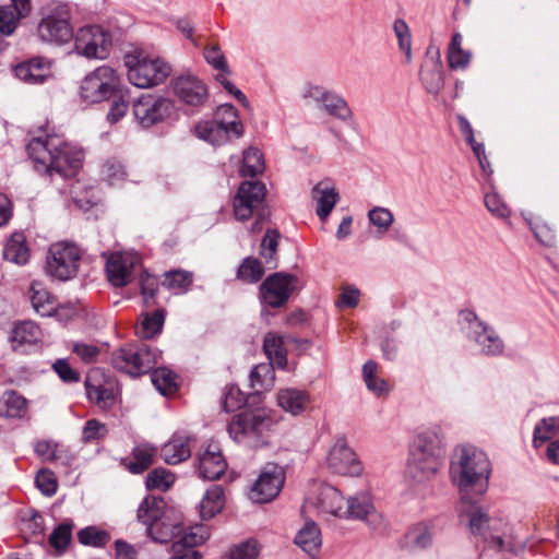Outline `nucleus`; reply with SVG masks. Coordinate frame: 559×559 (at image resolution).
Instances as JSON below:
<instances>
[{
	"instance_id": "1",
	"label": "nucleus",
	"mask_w": 559,
	"mask_h": 559,
	"mask_svg": "<svg viewBox=\"0 0 559 559\" xmlns=\"http://www.w3.org/2000/svg\"><path fill=\"white\" fill-rule=\"evenodd\" d=\"M491 463L487 454L473 445L456 449L450 466L452 481L457 486L462 500L472 492L484 495L488 488Z\"/></svg>"
},
{
	"instance_id": "2",
	"label": "nucleus",
	"mask_w": 559,
	"mask_h": 559,
	"mask_svg": "<svg viewBox=\"0 0 559 559\" xmlns=\"http://www.w3.org/2000/svg\"><path fill=\"white\" fill-rule=\"evenodd\" d=\"M275 424L264 409L245 411L234 416L228 425V432L237 443L260 449L270 443Z\"/></svg>"
},
{
	"instance_id": "3",
	"label": "nucleus",
	"mask_w": 559,
	"mask_h": 559,
	"mask_svg": "<svg viewBox=\"0 0 559 559\" xmlns=\"http://www.w3.org/2000/svg\"><path fill=\"white\" fill-rule=\"evenodd\" d=\"M36 36L46 44L63 45L73 37L72 8L67 2L51 1L40 10Z\"/></svg>"
},
{
	"instance_id": "4",
	"label": "nucleus",
	"mask_w": 559,
	"mask_h": 559,
	"mask_svg": "<svg viewBox=\"0 0 559 559\" xmlns=\"http://www.w3.org/2000/svg\"><path fill=\"white\" fill-rule=\"evenodd\" d=\"M159 352L146 344L127 345L111 353L110 362L117 370L139 377L154 369Z\"/></svg>"
},
{
	"instance_id": "5",
	"label": "nucleus",
	"mask_w": 559,
	"mask_h": 559,
	"mask_svg": "<svg viewBox=\"0 0 559 559\" xmlns=\"http://www.w3.org/2000/svg\"><path fill=\"white\" fill-rule=\"evenodd\" d=\"M128 80L140 88H148L163 83L171 72V67L159 58L142 55H128Z\"/></svg>"
},
{
	"instance_id": "6",
	"label": "nucleus",
	"mask_w": 559,
	"mask_h": 559,
	"mask_svg": "<svg viewBox=\"0 0 559 559\" xmlns=\"http://www.w3.org/2000/svg\"><path fill=\"white\" fill-rule=\"evenodd\" d=\"M216 116L214 120L197 124L195 133L200 139L213 145H221L227 141L230 132L237 136L242 134V126L238 121L237 109L233 105L219 106Z\"/></svg>"
},
{
	"instance_id": "7",
	"label": "nucleus",
	"mask_w": 559,
	"mask_h": 559,
	"mask_svg": "<svg viewBox=\"0 0 559 559\" xmlns=\"http://www.w3.org/2000/svg\"><path fill=\"white\" fill-rule=\"evenodd\" d=\"M119 84L120 78L117 71L109 66H100L83 79L80 95L87 103H100L109 99Z\"/></svg>"
},
{
	"instance_id": "8",
	"label": "nucleus",
	"mask_w": 559,
	"mask_h": 559,
	"mask_svg": "<svg viewBox=\"0 0 559 559\" xmlns=\"http://www.w3.org/2000/svg\"><path fill=\"white\" fill-rule=\"evenodd\" d=\"M80 249L70 242H57L50 246L46 257V273L60 281H68L76 275Z\"/></svg>"
},
{
	"instance_id": "9",
	"label": "nucleus",
	"mask_w": 559,
	"mask_h": 559,
	"mask_svg": "<svg viewBox=\"0 0 559 559\" xmlns=\"http://www.w3.org/2000/svg\"><path fill=\"white\" fill-rule=\"evenodd\" d=\"M111 44V35L98 25L81 27L74 37L75 51L87 59H106Z\"/></svg>"
},
{
	"instance_id": "10",
	"label": "nucleus",
	"mask_w": 559,
	"mask_h": 559,
	"mask_svg": "<svg viewBox=\"0 0 559 559\" xmlns=\"http://www.w3.org/2000/svg\"><path fill=\"white\" fill-rule=\"evenodd\" d=\"M463 318L467 322V338L479 346L481 354L486 356L503 354L504 343L492 326L481 321L473 311L464 312Z\"/></svg>"
},
{
	"instance_id": "11",
	"label": "nucleus",
	"mask_w": 559,
	"mask_h": 559,
	"mask_svg": "<svg viewBox=\"0 0 559 559\" xmlns=\"http://www.w3.org/2000/svg\"><path fill=\"white\" fill-rule=\"evenodd\" d=\"M297 283V276L284 272L266 276L259 287L261 302L273 309L285 306Z\"/></svg>"
},
{
	"instance_id": "12",
	"label": "nucleus",
	"mask_w": 559,
	"mask_h": 559,
	"mask_svg": "<svg viewBox=\"0 0 559 559\" xmlns=\"http://www.w3.org/2000/svg\"><path fill=\"white\" fill-rule=\"evenodd\" d=\"M285 483L283 467L275 463H267L261 471L252 486L250 498L259 503H266L280 493Z\"/></svg>"
},
{
	"instance_id": "13",
	"label": "nucleus",
	"mask_w": 559,
	"mask_h": 559,
	"mask_svg": "<svg viewBox=\"0 0 559 559\" xmlns=\"http://www.w3.org/2000/svg\"><path fill=\"white\" fill-rule=\"evenodd\" d=\"M173 110V102L164 97L142 96L133 104V114L144 128L164 121L171 115Z\"/></svg>"
},
{
	"instance_id": "14",
	"label": "nucleus",
	"mask_w": 559,
	"mask_h": 559,
	"mask_svg": "<svg viewBox=\"0 0 559 559\" xmlns=\"http://www.w3.org/2000/svg\"><path fill=\"white\" fill-rule=\"evenodd\" d=\"M266 189L260 181H243L234 200V214L238 221L249 219L263 203Z\"/></svg>"
},
{
	"instance_id": "15",
	"label": "nucleus",
	"mask_w": 559,
	"mask_h": 559,
	"mask_svg": "<svg viewBox=\"0 0 559 559\" xmlns=\"http://www.w3.org/2000/svg\"><path fill=\"white\" fill-rule=\"evenodd\" d=\"M326 463L333 473L340 475L359 476L364 469L356 453L347 445L344 438L337 439L330 449Z\"/></svg>"
},
{
	"instance_id": "16",
	"label": "nucleus",
	"mask_w": 559,
	"mask_h": 559,
	"mask_svg": "<svg viewBox=\"0 0 559 559\" xmlns=\"http://www.w3.org/2000/svg\"><path fill=\"white\" fill-rule=\"evenodd\" d=\"M81 163L82 154L58 138L57 148H53L45 170L50 176L55 173L68 178L75 175Z\"/></svg>"
},
{
	"instance_id": "17",
	"label": "nucleus",
	"mask_w": 559,
	"mask_h": 559,
	"mask_svg": "<svg viewBox=\"0 0 559 559\" xmlns=\"http://www.w3.org/2000/svg\"><path fill=\"white\" fill-rule=\"evenodd\" d=\"M174 93L186 105L203 106L209 98V91L202 80L194 75H180L174 81Z\"/></svg>"
},
{
	"instance_id": "18",
	"label": "nucleus",
	"mask_w": 559,
	"mask_h": 559,
	"mask_svg": "<svg viewBox=\"0 0 559 559\" xmlns=\"http://www.w3.org/2000/svg\"><path fill=\"white\" fill-rule=\"evenodd\" d=\"M442 456L411 449L406 473L417 483L430 479L439 469Z\"/></svg>"
},
{
	"instance_id": "19",
	"label": "nucleus",
	"mask_w": 559,
	"mask_h": 559,
	"mask_svg": "<svg viewBox=\"0 0 559 559\" xmlns=\"http://www.w3.org/2000/svg\"><path fill=\"white\" fill-rule=\"evenodd\" d=\"M463 502L469 504L464 512H466L468 516L471 532L474 535L481 536L489 547L498 550L504 549V540L500 536H495L488 533L490 521L488 514L481 508L474 506L469 496L468 499L463 500Z\"/></svg>"
},
{
	"instance_id": "20",
	"label": "nucleus",
	"mask_w": 559,
	"mask_h": 559,
	"mask_svg": "<svg viewBox=\"0 0 559 559\" xmlns=\"http://www.w3.org/2000/svg\"><path fill=\"white\" fill-rule=\"evenodd\" d=\"M209 538V533L202 525L191 526L180 539L175 540L171 545L170 559H202L197 546L203 544Z\"/></svg>"
},
{
	"instance_id": "21",
	"label": "nucleus",
	"mask_w": 559,
	"mask_h": 559,
	"mask_svg": "<svg viewBox=\"0 0 559 559\" xmlns=\"http://www.w3.org/2000/svg\"><path fill=\"white\" fill-rule=\"evenodd\" d=\"M227 463L217 443L211 442L199 456V473L204 479H218L226 471Z\"/></svg>"
},
{
	"instance_id": "22",
	"label": "nucleus",
	"mask_w": 559,
	"mask_h": 559,
	"mask_svg": "<svg viewBox=\"0 0 559 559\" xmlns=\"http://www.w3.org/2000/svg\"><path fill=\"white\" fill-rule=\"evenodd\" d=\"M411 449L426 454L431 453L443 456L444 433L442 428L439 425H432L419 430L413 440Z\"/></svg>"
},
{
	"instance_id": "23",
	"label": "nucleus",
	"mask_w": 559,
	"mask_h": 559,
	"mask_svg": "<svg viewBox=\"0 0 559 559\" xmlns=\"http://www.w3.org/2000/svg\"><path fill=\"white\" fill-rule=\"evenodd\" d=\"M156 456V447L150 443H139L128 456L121 460V464L132 474H142L154 464Z\"/></svg>"
},
{
	"instance_id": "24",
	"label": "nucleus",
	"mask_w": 559,
	"mask_h": 559,
	"mask_svg": "<svg viewBox=\"0 0 559 559\" xmlns=\"http://www.w3.org/2000/svg\"><path fill=\"white\" fill-rule=\"evenodd\" d=\"M435 527L428 522H418L408 527L402 546L412 551L425 550L432 546Z\"/></svg>"
},
{
	"instance_id": "25",
	"label": "nucleus",
	"mask_w": 559,
	"mask_h": 559,
	"mask_svg": "<svg viewBox=\"0 0 559 559\" xmlns=\"http://www.w3.org/2000/svg\"><path fill=\"white\" fill-rule=\"evenodd\" d=\"M133 265V257L120 253L111 254L106 263L109 282L117 287L126 286L131 280Z\"/></svg>"
},
{
	"instance_id": "26",
	"label": "nucleus",
	"mask_w": 559,
	"mask_h": 559,
	"mask_svg": "<svg viewBox=\"0 0 559 559\" xmlns=\"http://www.w3.org/2000/svg\"><path fill=\"white\" fill-rule=\"evenodd\" d=\"M15 75L29 84H41L50 75V62L41 57L22 62L14 69Z\"/></svg>"
},
{
	"instance_id": "27",
	"label": "nucleus",
	"mask_w": 559,
	"mask_h": 559,
	"mask_svg": "<svg viewBox=\"0 0 559 559\" xmlns=\"http://www.w3.org/2000/svg\"><path fill=\"white\" fill-rule=\"evenodd\" d=\"M160 456L169 465L179 464L191 456L190 437L185 433H174L160 449Z\"/></svg>"
},
{
	"instance_id": "28",
	"label": "nucleus",
	"mask_w": 559,
	"mask_h": 559,
	"mask_svg": "<svg viewBox=\"0 0 559 559\" xmlns=\"http://www.w3.org/2000/svg\"><path fill=\"white\" fill-rule=\"evenodd\" d=\"M191 527H185L180 522L173 519L170 512L157 522L148 532V535L157 543L166 544L180 539Z\"/></svg>"
},
{
	"instance_id": "29",
	"label": "nucleus",
	"mask_w": 559,
	"mask_h": 559,
	"mask_svg": "<svg viewBox=\"0 0 559 559\" xmlns=\"http://www.w3.org/2000/svg\"><path fill=\"white\" fill-rule=\"evenodd\" d=\"M166 501L160 497L147 496L138 508V521L147 527V532L167 513Z\"/></svg>"
},
{
	"instance_id": "30",
	"label": "nucleus",
	"mask_w": 559,
	"mask_h": 559,
	"mask_svg": "<svg viewBox=\"0 0 559 559\" xmlns=\"http://www.w3.org/2000/svg\"><path fill=\"white\" fill-rule=\"evenodd\" d=\"M346 500L342 492L332 486L322 487L318 498L323 512L341 519H346Z\"/></svg>"
},
{
	"instance_id": "31",
	"label": "nucleus",
	"mask_w": 559,
	"mask_h": 559,
	"mask_svg": "<svg viewBox=\"0 0 559 559\" xmlns=\"http://www.w3.org/2000/svg\"><path fill=\"white\" fill-rule=\"evenodd\" d=\"M420 81L427 93L438 96L443 87V70L439 56L423 64Z\"/></svg>"
},
{
	"instance_id": "32",
	"label": "nucleus",
	"mask_w": 559,
	"mask_h": 559,
	"mask_svg": "<svg viewBox=\"0 0 559 559\" xmlns=\"http://www.w3.org/2000/svg\"><path fill=\"white\" fill-rule=\"evenodd\" d=\"M312 197L317 201V215L321 221H325L338 200L336 189L328 183L319 182L312 189Z\"/></svg>"
},
{
	"instance_id": "33",
	"label": "nucleus",
	"mask_w": 559,
	"mask_h": 559,
	"mask_svg": "<svg viewBox=\"0 0 559 559\" xmlns=\"http://www.w3.org/2000/svg\"><path fill=\"white\" fill-rule=\"evenodd\" d=\"M309 401V394L298 389H283L277 393L278 406L293 415L302 413Z\"/></svg>"
},
{
	"instance_id": "34",
	"label": "nucleus",
	"mask_w": 559,
	"mask_h": 559,
	"mask_svg": "<svg viewBox=\"0 0 559 559\" xmlns=\"http://www.w3.org/2000/svg\"><path fill=\"white\" fill-rule=\"evenodd\" d=\"M376 515L370 496L366 492L349 497L346 500V519L368 521Z\"/></svg>"
},
{
	"instance_id": "35",
	"label": "nucleus",
	"mask_w": 559,
	"mask_h": 559,
	"mask_svg": "<svg viewBox=\"0 0 559 559\" xmlns=\"http://www.w3.org/2000/svg\"><path fill=\"white\" fill-rule=\"evenodd\" d=\"M96 377V373H91L86 378L85 386L87 397L100 407H108L115 400L114 389L110 385L100 383Z\"/></svg>"
},
{
	"instance_id": "36",
	"label": "nucleus",
	"mask_w": 559,
	"mask_h": 559,
	"mask_svg": "<svg viewBox=\"0 0 559 559\" xmlns=\"http://www.w3.org/2000/svg\"><path fill=\"white\" fill-rule=\"evenodd\" d=\"M263 350L267 358L270 359L269 365L282 369L286 368L287 353L286 349L284 348V342L282 336H280L276 333L269 332L264 336Z\"/></svg>"
},
{
	"instance_id": "37",
	"label": "nucleus",
	"mask_w": 559,
	"mask_h": 559,
	"mask_svg": "<svg viewBox=\"0 0 559 559\" xmlns=\"http://www.w3.org/2000/svg\"><path fill=\"white\" fill-rule=\"evenodd\" d=\"M57 141V136L34 138L27 145V153L36 164L46 168Z\"/></svg>"
},
{
	"instance_id": "38",
	"label": "nucleus",
	"mask_w": 559,
	"mask_h": 559,
	"mask_svg": "<svg viewBox=\"0 0 559 559\" xmlns=\"http://www.w3.org/2000/svg\"><path fill=\"white\" fill-rule=\"evenodd\" d=\"M295 543L310 556H314L321 544V532L314 522H308L297 533Z\"/></svg>"
},
{
	"instance_id": "39",
	"label": "nucleus",
	"mask_w": 559,
	"mask_h": 559,
	"mask_svg": "<svg viewBox=\"0 0 559 559\" xmlns=\"http://www.w3.org/2000/svg\"><path fill=\"white\" fill-rule=\"evenodd\" d=\"M3 258L7 261L23 265L28 260V248L25 245V236L22 233H15L7 241L3 248Z\"/></svg>"
},
{
	"instance_id": "40",
	"label": "nucleus",
	"mask_w": 559,
	"mask_h": 559,
	"mask_svg": "<svg viewBox=\"0 0 559 559\" xmlns=\"http://www.w3.org/2000/svg\"><path fill=\"white\" fill-rule=\"evenodd\" d=\"M225 498L223 488L218 485L212 486L206 490L201 503L200 513L202 519L210 520L224 508Z\"/></svg>"
},
{
	"instance_id": "41",
	"label": "nucleus",
	"mask_w": 559,
	"mask_h": 559,
	"mask_svg": "<svg viewBox=\"0 0 559 559\" xmlns=\"http://www.w3.org/2000/svg\"><path fill=\"white\" fill-rule=\"evenodd\" d=\"M27 411V401L14 391L5 392L0 400V415L7 418H21Z\"/></svg>"
},
{
	"instance_id": "42",
	"label": "nucleus",
	"mask_w": 559,
	"mask_h": 559,
	"mask_svg": "<svg viewBox=\"0 0 559 559\" xmlns=\"http://www.w3.org/2000/svg\"><path fill=\"white\" fill-rule=\"evenodd\" d=\"M323 108L330 116L344 122H347L354 116L345 98L332 91L323 98Z\"/></svg>"
},
{
	"instance_id": "43",
	"label": "nucleus",
	"mask_w": 559,
	"mask_h": 559,
	"mask_svg": "<svg viewBox=\"0 0 559 559\" xmlns=\"http://www.w3.org/2000/svg\"><path fill=\"white\" fill-rule=\"evenodd\" d=\"M163 286L177 294L186 293L193 283V273L183 270H171L164 274Z\"/></svg>"
},
{
	"instance_id": "44",
	"label": "nucleus",
	"mask_w": 559,
	"mask_h": 559,
	"mask_svg": "<svg viewBox=\"0 0 559 559\" xmlns=\"http://www.w3.org/2000/svg\"><path fill=\"white\" fill-rule=\"evenodd\" d=\"M274 370L272 365L260 364L253 367L250 372V386L259 393L262 390H267L273 386Z\"/></svg>"
},
{
	"instance_id": "45",
	"label": "nucleus",
	"mask_w": 559,
	"mask_h": 559,
	"mask_svg": "<svg viewBox=\"0 0 559 559\" xmlns=\"http://www.w3.org/2000/svg\"><path fill=\"white\" fill-rule=\"evenodd\" d=\"M26 16L20 15L19 12L11 9V7H0V51L4 48L3 37L11 36L20 21Z\"/></svg>"
},
{
	"instance_id": "46",
	"label": "nucleus",
	"mask_w": 559,
	"mask_h": 559,
	"mask_svg": "<svg viewBox=\"0 0 559 559\" xmlns=\"http://www.w3.org/2000/svg\"><path fill=\"white\" fill-rule=\"evenodd\" d=\"M264 267L260 260L247 257L237 269V278L246 283H258L264 275Z\"/></svg>"
},
{
	"instance_id": "47",
	"label": "nucleus",
	"mask_w": 559,
	"mask_h": 559,
	"mask_svg": "<svg viewBox=\"0 0 559 559\" xmlns=\"http://www.w3.org/2000/svg\"><path fill=\"white\" fill-rule=\"evenodd\" d=\"M264 170V159L262 153L255 147H249L243 153L240 174L242 177H255Z\"/></svg>"
},
{
	"instance_id": "48",
	"label": "nucleus",
	"mask_w": 559,
	"mask_h": 559,
	"mask_svg": "<svg viewBox=\"0 0 559 559\" xmlns=\"http://www.w3.org/2000/svg\"><path fill=\"white\" fill-rule=\"evenodd\" d=\"M175 483L174 474L163 467L151 471L146 477V488L148 490L167 491Z\"/></svg>"
},
{
	"instance_id": "49",
	"label": "nucleus",
	"mask_w": 559,
	"mask_h": 559,
	"mask_svg": "<svg viewBox=\"0 0 559 559\" xmlns=\"http://www.w3.org/2000/svg\"><path fill=\"white\" fill-rule=\"evenodd\" d=\"M281 235L276 229H267L262 241L260 253L269 269L276 267L275 254Z\"/></svg>"
},
{
	"instance_id": "50",
	"label": "nucleus",
	"mask_w": 559,
	"mask_h": 559,
	"mask_svg": "<svg viewBox=\"0 0 559 559\" xmlns=\"http://www.w3.org/2000/svg\"><path fill=\"white\" fill-rule=\"evenodd\" d=\"M559 436V416L542 419L534 428V443H544L552 437Z\"/></svg>"
},
{
	"instance_id": "51",
	"label": "nucleus",
	"mask_w": 559,
	"mask_h": 559,
	"mask_svg": "<svg viewBox=\"0 0 559 559\" xmlns=\"http://www.w3.org/2000/svg\"><path fill=\"white\" fill-rule=\"evenodd\" d=\"M165 322L164 310H156L152 314H145L138 330L140 336L150 338L159 333Z\"/></svg>"
},
{
	"instance_id": "52",
	"label": "nucleus",
	"mask_w": 559,
	"mask_h": 559,
	"mask_svg": "<svg viewBox=\"0 0 559 559\" xmlns=\"http://www.w3.org/2000/svg\"><path fill=\"white\" fill-rule=\"evenodd\" d=\"M103 179L109 186H118L127 178V170L124 165L117 158H109L103 166Z\"/></svg>"
},
{
	"instance_id": "53",
	"label": "nucleus",
	"mask_w": 559,
	"mask_h": 559,
	"mask_svg": "<svg viewBox=\"0 0 559 559\" xmlns=\"http://www.w3.org/2000/svg\"><path fill=\"white\" fill-rule=\"evenodd\" d=\"M393 29L397 38L399 48L405 53V62L412 61V34L407 23L404 20H396L393 24Z\"/></svg>"
},
{
	"instance_id": "54",
	"label": "nucleus",
	"mask_w": 559,
	"mask_h": 559,
	"mask_svg": "<svg viewBox=\"0 0 559 559\" xmlns=\"http://www.w3.org/2000/svg\"><path fill=\"white\" fill-rule=\"evenodd\" d=\"M152 383L164 395L173 393L176 388V376L166 368H156L151 374Z\"/></svg>"
},
{
	"instance_id": "55",
	"label": "nucleus",
	"mask_w": 559,
	"mask_h": 559,
	"mask_svg": "<svg viewBox=\"0 0 559 559\" xmlns=\"http://www.w3.org/2000/svg\"><path fill=\"white\" fill-rule=\"evenodd\" d=\"M78 539L86 546L103 547L110 540V535L104 530L88 526L78 533Z\"/></svg>"
},
{
	"instance_id": "56",
	"label": "nucleus",
	"mask_w": 559,
	"mask_h": 559,
	"mask_svg": "<svg viewBox=\"0 0 559 559\" xmlns=\"http://www.w3.org/2000/svg\"><path fill=\"white\" fill-rule=\"evenodd\" d=\"M31 292V299L35 310L41 316L49 314L53 309V301L50 294L43 288H37V284L32 285Z\"/></svg>"
},
{
	"instance_id": "57",
	"label": "nucleus",
	"mask_w": 559,
	"mask_h": 559,
	"mask_svg": "<svg viewBox=\"0 0 559 559\" xmlns=\"http://www.w3.org/2000/svg\"><path fill=\"white\" fill-rule=\"evenodd\" d=\"M39 328L32 321H24L15 325L12 333V341L19 344L32 343L37 340Z\"/></svg>"
},
{
	"instance_id": "58",
	"label": "nucleus",
	"mask_w": 559,
	"mask_h": 559,
	"mask_svg": "<svg viewBox=\"0 0 559 559\" xmlns=\"http://www.w3.org/2000/svg\"><path fill=\"white\" fill-rule=\"evenodd\" d=\"M369 222L380 231H386L394 223L393 213L382 206H376L368 212Z\"/></svg>"
},
{
	"instance_id": "59",
	"label": "nucleus",
	"mask_w": 559,
	"mask_h": 559,
	"mask_svg": "<svg viewBox=\"0 0 559 559\" xmlns=\"http://www.w3.org/2000/svg\"><path fill=\"white\" fill-rule=\"evenodd\" d=\"M204 58L214 69L224 73H230L226 58L218 45L206 46L204 49Z\"/></svg>"
},
{
	"instance_id": "60",
	"label": "nucleus",
	"mask_w": 559,
	"mask_h": 559,
	"mask_svg": "<svg viewBox=\"0 0 559 559\" xmlns=\"http://www.w3.org/2000/svg\"><path fill=\"white\" fill-rule=\"evenodd\" d=\"M245 403V394L237 386L231 385L226 389L222 401V407L226 413L235 412Z\"/></svg>"
},
{
	"instance_id": "61",
	"label": "nucleus",
	"mask_w": 559,
	"mask_h": 559,
	"mask_svg": "<svg viewBox=\"0 0 559 559\" xmlns=\"http://www.w3.org/2000/svg\"><path fill=\"white\" fill-rule=\"evenodd\" d=\"M72 536V524L61 523L58 525L49 536L50 545L60 550L68 546Z\"/></svg>"
},
{
	"instance_id": "62",
	"label": "nucleus",
	"mask_w": 559,
	"mask_h": 559,
	"mask_svg": "<svg viewBox=\"0 0 559 559\" xmlns=\"http://www.w3.org/2000/svg\"><path fill=\"white\" fill-rule=\"evenodd\" d=\"M485 205L487 210L499 218H508L510 210L497 192H488L485 195Z\"/></svg>"
},
{
	"instance_id": "63",
	"label": "nucleus",
	"mask_w": 559,
	"mask_h": 559,
	"mask_svg": "<svg viewBox=\"0 0 559 559\" xmlns=\"http://www.w3.org/2000/svg\"><path fill=\"white\" fill-rule=\"evenodd\" d=\"M36 486L45 496H52L57 491V480L52 472L40 469L36 475Z\"/></svg>"
},
{
	"instance_id": "64",
	"label": "nucleus",
	"mask_w": 559,
	"mask_h": 559,
	"mask_svg": "<svg viewBox=\"0 0 559 559\" xmlns=\"http://www.w3.org/2000/svg\"><path fill=\"white\" fill-rule=\"evenodd\" d=\"M259 555V546L255 540H247L230 549L233 559H253Z\"/></svg>"
}]
</instances>
